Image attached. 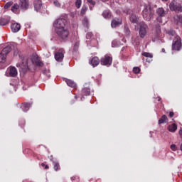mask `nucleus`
<instances>
[{"label": "nucleus", "instance_id": "nucleus-1", "mask_svg": "<svg viewBox=\"0 0 182 182\" xmlns=\"http://www.w3.org/2000/svg\"><path fill=\"white\" fill-rule=\"evenodd\" d=\"M142 14L144 19L148 21H151V18L154 16V11L151 9L150 6H144Z\"/></svg>", "mask_w": 182, "mask_h": 182}, {"label": "nucleus", "instance_id": "nucleus-2", "mask_svg": "<svg viewBox=\"0 0 182 182\" xmlns=\"http://www.w3.org/2000/svg\"><path fill=\"white\" fill-rule=\"evenodd\" d=\"M68 21L65 18H58L54 22V27L55 31H60L61 29H66V23Z\"/></svg>", "mask_w": 182, "mask_h": 182}, {"label": "nucleus", "instance_id": "nucleus-3", "mask_svg": "<svg viewBox=\"0 0 182 182\" xmlns=\"http://www.w3.org/2000/svg\"><path fill=\"white\" fill-rule=\"evenodd\" d=\"M55 33L58 35V38L61 39V41H68V38H69V30H68V28L56 30Z\"/></svg>", "mask_w": 182, "mask_h": 182}, {"label": "nucleus", "instance_id": "nucleus-4", "mask_svg": "<svg viewBox=\"0 0 182 182\" xmlns=\"http://www.w3.org/2000/svg\"><path fill=\"white\" fill-rule=\"evenodd\" d=\"M11 48L12 47L7 46L4 48H3V50L0 53V63H5V62L6 61V55H8V53H9L11 50H12Z\"/></svg>", "mask_w": 182, "mask_h": 182}, {"label": "nucleus", "instance_id": "nucleus-5", "mask_svg": "<svg viewBox=\"0 0 182 182\" xmlns=\"http://www.w3.org/2000/svg\"><path fill=\"white\" fill-rule=\"evenodd\" d=\"M182 43H181V38L180 36H176L175 39L173 41L172 43V50H177L178 52L181 50Z\"/></svg>", "mask_w": 182, "mask_h": 182}, {"label": "nucleus", "instance_id": "nucleus-6", "mask_svg": "<svg viewBox=\"0 0 182 182\" xmlns=\"http://www.w3.org/2000/svg\"><path fill=\"white\" fill-rule=\"evenodd\" d=\"M16 66L19 68V71L22 72V73H26L28 72V58H23L22 61L18 63Z\"/></svg>", "mask_w": 182, "mask_h": 182}, {"label": "nucleus", "instance_id": "nucleus-7", "mask_svg": "<svg viewBox=\"0 0 182 182\" xmlns=\"http://www.w3.org/2000/svg\"><path fill=\"white\" fill-rule=\"evenodd\" d=\"M113 62V58L109 54H106L104 57L101 58L100 63L102 66H110Z\"/></svg>", "mask_w": 182, "mask_h": 182}, {"label": "nucleus", "instance_id": "nucleus-8", "mask_svg": "<svg viewBox=\"0 0 182 182\" xmlns=\"http://www.w3.org/2000/svg\"><path fill=\"white\" fill-rule=\"evenodd\" d=\"M148 29H149V26H147V24H146V23H144V21H141L139 23V33L140 38H143L146 36V35H147Z\"/></svg>", "mask_w": 182, "mask_h": 182}, {"label": "nucleus", "instance_id": "nucleus-9", "mask_svg": "<svg viewBox=\"0 0 182 182\" xmlns=\"http://www.w3.org/2000/svg\"><path fill=\"white\" fill-rule=\"evenodd\" d=\"M168 14V10H164L163 8H159L156 9V15L158 16L157 17V21L160 23H163V21L161 20V18H164V16H166Z\"/></svg>", "mask_w": 182, "mask_h": 182}, {"label": "nucleus", "instance_id": "nucleus-10", "mask_svg": "<svg viewBox=\"0 0 182 182\" xmlns=\"http://www.w3.org/2000/svg\"><path fill=\"white\" fill-rule=\"evenodd\" d=\"M169 8L171 11H174L177 14L182 12V6L181 4L176 3V1H172L169 4Z\"/></svg>", "mask_w": 182, "mask_h": 182}, {"label": "nucleus", "instance_id": "nucleus-11", "mask_svg": "<svg viewBox=\"0 0 182 182\" xmlns=\"http://www.w3.org/2000/svg\"><path fill=\"white\" fill-rule=\"evenodd\" d=\"M155 29L156 33L154 36V42H156V41H159V39H160V35H161V28H160V24H156Z\"/></svg>", "mask_w": 182, "mask_h": 182}, {"label": "nucleus", "instance_id": "nucleus-12", "mask_svg": "<svg viewBox=\"0 0 182 182\" xmlns=\"http://www.w3.org/2000/svg\"><path fill=\"white\" fill-rule=\"evenodd\" d=\"M19 5L21 9L26 11L29 8V0H20Z\"/></svg>", "mask_w": 182, "mask_h": 182}, {"label": "nucleus", "instance_id": "nucleus-13", "mask_svg": "<svg viewBox=\"0 0 182 182\" xmlns=\"http://www.w3.org/2000/svg\"><path fill=\"white\" fill-rule=\"evenodd\" d=\"M32 62L36 66H38L39 68L43 67V63L41 61V58L38 56H35L32 59Z\"/></svg>", "mask_w": 182, "mask_h": 182}, {"label": "nucleus", "instance_id": "nucleus-14", "mask_svg": "<svg viewBox=\"0 0 182 182\" xmlns=\"http://www.w3.org/2000/svg\"><path fill=\"white\" fill-rule=\"evenodd\" d=\"M9 22H11V17L9 16H4L0 18V26H5L9 25Z\"/></svg>", "mask_w": 182, "mask_h": 182}, {"label": "nucleus", "instance_id": "nucleus-15", "mask_svg": "<svg viewBox=\"0 0 182 182\" xmlns=\"http://www.w3.org/2000/svg\"><path fill=\"white\" fill-rule=\"evenodd\" d=\"M100 63V60L99 59L98 57H93L90 60V64L93 67L96 68Z\"/></svg>", "mask_w": 182, "mask_h": 182}, {"label": "nucleus", "instance_id": "nucleus-16", "mask_svg": "<svg viewBox=\"0 0 182 182\" xmlns=\"http://www.w3.org/2000/svg\"><path fill=\"white\" fill-rule=\"evenodd\" d=\"M11 29L14 33L21 31V24L14 23L11 25Z\"/></svg>", "mask_w": 182, "mask_h": 182}, {"label": "nucleus", "instance_id": "nucleus-17", "mask_svg": "<svg viewBox=\"0 0 182 182\" xmlns=\"http://www.w3.org/2000/svg\"><path fill=\"white\" fill-rule=\"evenodd\" d=\"M42 8V1L41 0H35L34 1V9L36 12H39V11Z\"/></svg>", "mask_w": 182, "mask_h": 182}, {"label": "nucleus", "instance_id": "nucleus-18", "mask_svg": "<svg viewBox=\"0 0 182 182\" xmlns=\"http://www.w3.org/2000/svg\"><path fill=\"white\" fill-rule=\"evenodd\" d=\"M31 107H32V103L24 102L21 105V109H22L23 112H28V110H29V109H31Z\"/></svg>", "mask_w": 182, "mask_h": 182}, {"label": "nucleus", "instance_id": "nucleus-19", "mask_svg": "<svg viewBox=\"0 0 182 182\" xmlns=\"http://www.w3.org/2000/svg\"><path fill=\"white\" fill-rule=\"evenodd\" d=\"M17 75H18V70H16V68L11 67L9 69V76L11 77H15V76H17Z\"/></svg>", "mask_w": 182, "mask_h": 182}, {"label": "nucleus", "instance_id": "nucleus-20", "mask_svg": "<svg viewBox=\"0 0 182 182\" xmlns=\"http://www.w3.org/2000/svg\"><path fill=\"white\" fill-rule=\"evenodd\" d=\"M129 21L132 23H136L137 25L139 23V18L136 16V14H132L129 16Z\"/></svg>", "mask_w": 182, "mask_h": 182}, {"label": "nucleus", "instance_id": "nucleus-21", "mask_svg": "<svg viewBox=\"0 0 182 182\" xmlns=\"http://www.w3.org/2000/svg\"><path fill=\"white\" fill-rule=\"evenodd\" d=\"M64 55L63 53L57 52L55 53V59L57 62H62L63 60Z\"/></svg>", "mask_w": 182, "mask_h": 182}, {"label": "nucleus", "instance_id": "nucleus-22", "mask_svg": "<svg viewBox=\"0 0 182 182\" xmlns=\"http://www.w3.org/2000/svg\"><path fill=\"white\" fill-rule=\"evenodd\" d=\"M119 25H122V21L119 19H113L111 22L112 28H117Z\"/></svg>", "mask_w": 182, "mask_h": 182}, {"label": "nucleus", "instance_id": "nucleus-23", "mask_svg": "<svg viewBox=\"0 0 182 182\" xmlns=\"http://www.w3.org/2000/svg\"><path fill=\"white\" fill-rule=\"evenodd\" d=\"M9 46L11 47V50H14V56H16L18 55V53H19V50H18V48L16 47V46H18V45L16 43H14L13 44H11Z\"/></svg>", "mask_w": 182, "mask_h": 182}, {"label": "nucleus", "instance_id": "nucleus-24", "mask_svg": "<svg viewBox=\"0 0 182 182\" xmlns=\"http://www.w3.org/2000/svg\"><path fill=\"white\" fill-rule=\"evenodd\" d=\"M167 129L168 132H171V133H175L177 130V124H176L175 123L169 124Z\"/></svg>", "mask_w": 182, "mask_h": 182}, {"label": "nucleus", "instance_id": "nucleus-25", "mask_svg": "<svg viewBox=\"0 0 182 182\" xmlns=\"http://www.w3.org/2000/svg\"><path fill=\"white\" fill-rule=\"evenodd\" d=\"M102 16L105 19H110L112 18V13L110 12V10H105L102 13Z\"/></svg>", "mask_w": 182, "mask_h": 182}, {"label": "nucleus", "instance_id": "nucleus-26", "mask_svg": "<svg viewBox=\"0 0 182 182\" xmlns=\"http://www.w3.org/2000/svg\"><path fill=\"white\" fill-rule=\"evenodd\" d=\"M82 96H89L90 95V88L84 87L81 91Z\"/></svg>", "mask_w": 182, "mask_h": 182}, {"label": "nucleus", "instance_id": "nucleus-27", "mask_svg": "<svg viewBox=\"0 0 182 182\" xmlns=\"http://www.w3.org/2000/svg\"><path fill=\"white\" fill-rule=\"evenodd\" d=\"M168 122V118H167V115H163L159 119V124H163L164 123H167Z\"/></svg>", "mask_w": 182, "mask_h": 182}, {"label": "nucleus", "instance_id": "nucleus-28", "mask_svg": "<svg viewBox=\"0 0 182 182\" xmlns=\"http://www.w3.org/2000/svg\"><path fill=\"white\" fill-rule=\"evenodd\" d=\"M68 86H69L70 87H76V82H75L73 80H65Z\"/></svg>", "mask_w": 182, "mask_h": 182}, {"label": "nucleus", "instance_id": "nucleus-29", "mask_svg": "<svg viewBox=\"0 0 182 182\" xmlns=\"http://www.w3.org/2000/svg\"><path fill=\"white\" fill-rule=\"evenodd\" d=\"M86 12H87V6L86 5H83L80 13V16H85V15H86Z\"/></svg>", "mask_w": 182, "mask_h": 182}, {"label": "nucleus", "instance_id": "nucleus-30", "mask_svg": "<svg viewBox=\"0 0 182 182\" xmlns=\"http://www.w3.org/2000/svg\"><path fill=\"white\" fill-rule=\"evenodd\" d=\"M53 164L54 165L53 168L55 171H59L60 170V165L58 161H53Z\"/></svg>", "mask_w": 182, "mask_h": 182}, {"label": "nucleus", "instance_id": "nucleus-31", "mask_svg": "<svg viewBox=\"0 0 182 182\" xmlns=\"http://www.w3.org/2000/svg\"><path fill=\"white\" fill-rule=\"evenodd\" d=\"M19 6L18 5V4H15L12 7H11V11L12 12H14V14H17L18 13V11L19 9Z\"/></svg>", "mask_w": 182, "mask_h": 182}, {"label": "nucleus", "instance_id": "nucleus-32", "mask_svg": "<svg viewBox=\"0 0 182 182\" xmlns=\"http://www.w3.org/2000/svg\"><path fill=\"white\" fill-rule=\"evenodd\" d=\"M79 45H80V43H79V41H76L75 43L73 52H77V50H79Z\"/></svg>", "mask_w": 182, "mask_h": 182}, {"label": "nucleus", "instance_id": "nucleus-33", "mask_svg": "<svg viewBox=\"0 0 182 182\" xmlns=\"http://www.w3.org/2000/svg\"><path fill=\"white\" fill-rule=\"evenodd\" d=\"M142 56H144L145 58H153V54L147 52L142 53Z\"/></svg>", "mask_w": 182, "mask_h": 182}, {"label": "nucleus", "instance_id": "nucleus-34", "mask_svg": "<svg viewBox=\"0 0 182 182\" xmlns=\"http://www.w3.org/2000/svg\"><path fill=\"white\" fill-rule=\"evenodd\" d=\"M75 6H76V8H77V9H79V8H80V6H82V0H76Z\"/></svg>", "mask_w": 182, "mask_h": 182}, {"label": "nucleus", "instance_id": "nucleus-35", "mask_svg": "<svg viewBox=\"0 0 182 182\" xmlns=\"http://www.w3.org/2000/svg\"><path fill=\"white\" fill-rule=\"evenodd\" d=\"M13 4L14 3L12 1L6 3V5L4 6V9H8V8H10V6H12Z\"/></svg>", "mask_w": 182, "mask_h": 182}, {"label": "nucleus", "instance_id": "nucleus-36", "mask_svg": "<svg viewBox=\"0 0 182 182\" xmlns=\"http://www.w3.org/2000/svg\"><path fill=\"white\" fill-rule=\"evenodd\" d=\"M133 72H134V73H136V74L140 73V68H139V67H134V68H133Z\"/></svg>", "mask_w": 182, "mask_h": 182}, {"label": "nucleus", "instance_id": "nucleus-37", "mask_svg": "<svg viewBox=\"0 0 182 182\" xmlns=\"http://www.w3.org/2000/svg\"><path fill=\"white\" fill-rule=\"evenodd\" d=\"M117 46H119V44L117 43V41L116 40H114L112 43V47L117 48Z\"/></svg>", "mask_w": 182, "mask_h": 182}, {"label": "nucleus", "instance_id": "nucleus-38", "mask_svg": "<svg viewBox=\"0 0 182 182\" xmlns=\"http://www.w3.org/2000/svg\"><path fill=\"white\" fill-rule=\"evenodd\" d=\"M124 31L127 33V35H129L130 33V30L129 29V27H127V26H124Z\"/></svg>", "mask_w": 182, "mask_h": 182}, {"label": "nucleus", "instance_id": "nucleus-39", "mask_svg": "<svg viewBox=\"0 0 182 182\" xmlns=\"http://www.w3.org/2000/svg\"><path fill=\"white\" fill-rule=\"evenodd\" d=\"M168 35H171V36H174L176 35V31L173 30H170L168 31Z\"/></svg>", "mask_w": 182, "mask_h": 182}, {"label": "nucleus", "instance_id": "nucleus-40", "mask_svg": "<svg viewBox=\"0 0 182 182\" xmlns=\"http://www.w3.org/2000/svg\"><path fill=\"white\" fill-rule=\"evenodd\" d=\"M53 4H54L55 6H57V8H60V3H59V1L55 0V1H54Z\"/></svg>", "mask_w": 182, "mask_h": 182}, {"label": "nucleus", "instance_id": "nucleus-41", "mask_svg": "<svg viewBox=\"0 0 182 182\" xmlns=\"http://www.w3.org/2000/svg\"><path fill=\"white\" fill-rule=\"evenodd\" d=\"M171 149L173 151H176L177 150V146L176 144H172L171 145Z\"/></svg>", "mask_w": 182, "mask_h": 182}, {"label": "nucleus", "instance_id": "nucleus-42", "mask_svg": "<svg viewBox=\"0 0 182 182\" xmlns=\"http://www.w3.org/2000/svg\"><path fill=\"white\" fill-rule=\"evenodd\" d=\"M92 36H93L92 33H87V35H86L87 39H90V38H92Z\"/></svg>", "mask_w": 182, "mask_h": 182}, {"label": "nucleus", "instance_id": "nucleus-43", "mask_svg": "<svg viewBox=\"0 0 182 182\" xmlns=\"http://www.w3.org/2000/svg\"><path fill=\"white\" fill-rule=\"evenodd\" d=\"M41 166H42V167H44V169H45V170L49 169V165H46V164H45L44 163H42V164H41Z\"/></svg>", "mask_w": 182, "mask_h": 182}, {"label": "nucleus", "instance_id": "nucleus-44", "mask_svg": "<svg viewBox=\"0 0 182 182\" xmlns=\"http://www.w3.org/2000/svg\"><path fill=\"white\" fill-rule=\"evenodd\" d=\"M87 2H89V4H90L91 5H96V2L94 1L93 0H87Z\"/></svg>", "mask_w": 182, "mask_h": 182}, {"label": "nucleus", "instance_id": "nucleus-45", "mask_svg": "<svg viewBox=\"0 0 182 182\" xmlns=\"http://www.w3.org/2000/svg\"><path fill=\"white\" fill-rule=\"evenodd\" d=\"M48 158L50 159V161H52L53 163V161H55V159L53 158V155H50V156H48Z\"/></svg>", "mask_w": 182, "mask_h": 182}, {"label": "nucleus", "instance_id": "nucleus-46", "mask_svg": "<svg viewBox=\"0 0 182 182\" xmlns=\"http://www.w3.org/2000/svg\"><path fill=\"white\" fill-rule=\"evenodd\" d=\"M168 116L171 119V117H173L174 116V112H170Z\"/></svg>", "mask_w": 182, "mask_h": 182}, {"label": "nucleus", "instance_id": "nucleus-47", "mask_svg": "<svg viewBox=\"0 0 182 182\" xmlns=\"http://www.w3.org/2000/svg\"><path fill=\"white\" fill-rule=\"evenodd\" d=\"M84 22H85V23L87 25L88 21H87V18H84Z\"/></svg>", "mask_w": 182, "mask_h": 182}, {"label": "nucleus", "instance_id": "nucleus-48", "mask_svg": "<svg viewBox=\"0 0 182 182\" xmlns=\"http://www.w3.org/2000/svg\"><path fill=\"white\" fill-rule=\"evenodd\" d=\"M157 99H158V102H160V101H161V97H157Z\"/></svg>", "mask_w": 182, "mask_h": 182}, {"label": "nucleus", "instance_id": "nucleus-49", "mask_svg": "<svg viewBox=\"0 0 182 182\" xmlns=\"http://www.w3.org/2000/svg\"><path fill=\"white\" fill-rule=\"evenodd\" d=\"M162 52H166V50L164 48H163Z\"/></svg>", "mask_w": 182, "mask_h": 182}, {"label": "nucleus", "instance_id": "nucleus-50", "mask_svg": "<svg viewBox=\"0 0 182 182\" xmlns=\"http://www.w3.org/2000/svg\"><path fill=\"white\" fill-rule=\"evenodd\" d=\"M46 70H44V71H43V73H46Z\"/></svg>", "mask_w": 182, "mask_h": 182}, {"label": "nucleus", "instance_id": "nucleus-51", "mask_svg": "<svg viewBox=\"0 0 182 182\" xmlns=\"http://www.w3.org/2000/svg\"><path fill=\"white\" fill-rule=\"evenodd\" d=\"M90 181H93V178H91V179L90 180Z\"/></svg>", "mask_w": 182, "mask_h": 182}, {"label": "nucleus", "instance_id": "nucleus-52", "mask_svg": "<svg viewBox=\"0 0 182 182\" xmlns=\"http://www.w3.org/2000/svg\"><path fill=\"white\" fill-rule=\"evenodd\" d=\"M162 1H167V0H162Z\"/></svg>", "mask_w": 182, "mask_h": 182}, {"label": "nucleus", "instance_id": "nucleus-53", "mask_svg": "<svg viewBox=\"0 0 182 182\" xmlns=\"http://www.w3.org/2000/svg\"><path fill=\"white\" fill-rule=\"evenodd\" d=\"M95 182H97V181H95Z\"/></svg>", "mask_w": 182, "mask_h": 182}]
</instances>
